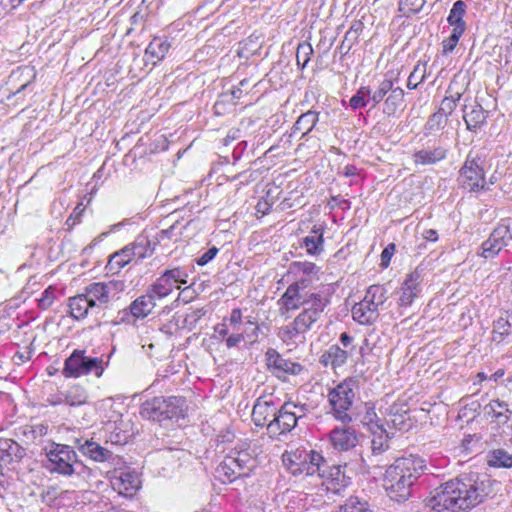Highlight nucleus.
I'll use <instances>...</instances> for the list:
<instances>
[{"label": "nucleus", "mask_w": 512, "mask_h": 512, "mask_svg": "<svg viewBox=\"0 0 512 512\" xmlns=\"http://www.w3.org/2000/svg\"><path fill=\"white\" fill-rule=\"evenodd\" d=\"M244 340V335L242 333H238V331H233L226 338V346L227 348H233L238 346Z\"/></svg>", "instance_id": "obj_64"}, {"label": "nucleus", "mask_w": 512, "mask_h": 512, "mask_svg": "<svg viewBox=\"0 0 512 512\" xmlns=\"http://www.w3.org/2000/svg\"><path fill=\"white\" fill-rule=\"evenodd\" d=\"M291 269L294 273H302L303 275L310 276L316 275L319 268L312 262H294L291 264Z\"/></svg>", "instance_id": "obj_55"}, {"label": "nucleus", "mask_w": 512, "mask_h": 512, "mask_svg": "<svg viewBox=\"0 0 512 512\" xmlns=\"http://www.w3.org/2000/svg\"><path fill=\"white\" fill-rule=\"evenodd\" d=\"M186 408V399L182 396L155 397L142 404L140 414L146 419L161 422L184 418Z\"/></svg>", "instance_id": "obj_3"}, {"label": "nucleus", "mask_w": 512, "mask_h": 512, "mask_svg": "<svg viewBox=\"0 0 512 512\" xmlns=\"http://www.w3.org/2000/svg\"><path fill=\"white\" fill-rule=\"evenodd\" d=\"M403 102L404 90L400 87L393 88L384 101L383 113L394 116L397 111L402 109Z\"/></svg>", "instance_id": "obj_35"}, {"label": "nucleus", "mask_w": 512, "mask_h": 512, "mask_svg": "<svg viewBox=\"0 0 512 512\" xmlns=\"http://www.w3.org/2000/svg\"><path fill=\"white\" fill-rule=\"evenodd\" d=\"M224 321L228 322L231 326L232 331H239L242 325V310L240 308H234L228 318H224Z\"/></svg>", "instance_id": "obj_58"}, {"label": "nucleus", "mask_w": 512, "mask_h": 512, "mask_svg": "<svg viewBox=\"0 0 512 512\" xmlns=\"http://www.w3.org/2000/svg\"><path fill=\"white\" fill-rule=\"evenodd\" d=\"M309 279L300 278L295 283L288 286L280 301L286 310H295L300 306H313V297L321 296L318 293H310L307 288Z\"/></svg>", "instance_id": "obj_9"}, {"label": "nucleus", "mask_w": 512, "mask_h": 512, "mask_svg": "<svg viewBox=\"0 0 512 512\" xmlns=\"http://www.w3.org/2000/svg\"><path fill=\"white\" fill-rule=\"evenodd\" d=\"M54 302V291L52 287H48L38 300V305L42 309H48Z\"/></svg>", "instance_id": "obj_60"}, {"label": "nucleus", "mask_w": 512, "mask_h": 512, "mask_svg": "<svg viewBox=\"0 0 512 512\" xmlns=\"http://www.w3.org/2000/svg\"><path fill=\"white\" fill-rule=\"evenodd\" d=\"M313 299V306L305 308L294 319L296 330H300L302 334L312 329L329 302L322 296H314Z\"/></svg>", "instance_id": "obj_12"}, {"label": "nucleus", "mask_w": 512, "mask_h": 512, "mask_svg": "<svg viewBox=\"0 0 512 512\" xmlns=\"http://www.w3.org/2000/svg\"><path fill=\"white\" fill-rule=\"evenodd\" d=\"M283 420L280 418V412L277 408L275 416L271 418V421L268 424L267 427V434L270 438L278 439L281 435H286L289 433V429L285 424L282 423Z\"/></svg>", "instance_id": "obj_43"}, {"label": "nucleus", "mask_w": 512, "mask_h": 512, "mask_svg": "<svg viewBox=\"0 0 512 512\" xmlns=\"http://www.w3.org/2000/svg\"><path fill=\"white\" fill-rule=\"evenodd\" d=\"M487 115L488 112L477 102L464 105L463 119L467 129L470 131H476L478 128L482 127L486 122Z\"/></svg>", "instance_id": "obj_19"}, {"label": "nucleus", "mask_w": 512, "mask_h": 512, "mask_svg": "<svg viewBox=\"0 0 512 512\" xmlns=\"http://www.w3.org/2000/svg\"><path fill=\"white\" fill-rule=\"evenodd\" d=\"M455 82H451L447 89L448 95L442 100L439 112L443 114V116L448 117L452 114V112L457 107L458 101L461 99L462 92L454 91Z\"/></svg>", "instance_id": "obj_37"}, {"label": "nucleus", "mask_w": 512, "mask_h": 512, "mask_svg": "<svg viewBox=\"0 0 512 512\" xmlns=\"http://www.w3.org/2000/svg\"><path fill=\"white\" fill-rule=\"evenodd\" d=\"M307 457V451L296 449L295 451L285 452L282 455V461L285 467L293 474L297 475L302 461Z\"/></svg>", "instance_id": "obj_38"}, {"label": "nucleus", "mask_w": 512, "mask_h": 512, "mask_svg": "<svg viewBox=\"0 0 512 512\" xmlns=\"http://www.w3.org/2000/svg\"><path fill=\"white\" fill-rule=\"evenodd\" d=\"M483 483L465 477L450 480L435 489L428 506L435 512H463L482 502Z\"/></svg>", "instance_id": "obj_1"}, {"label": "nucleus", "mask_w": 512, "mask_h": 512, "mask_svg": "<svg viewBox=\"0 0 512 512\" xmlns=\"http://www.w3.org/2000/svg\"><path fill=\"white\" fill-rule=\"evenodd\" d=\"M300 330H296L295 322L283 326L278 331V337L287 345H290L295 342L296 337L301 335Z\"/></svg>", "instance_id": "obj_51"}, {"label": "nucleus", "mask_w": 512, "mask_h": 512, "mask_svg": "<svg viewBox=\"0 0 512 512\" xmlns=\"http://www.w3.org/2000/svg\"><path fill=\"white\" fill-rule=\"evenodd\" d=\"M134 260L130 248L125 246L120 251L115 252L109 258L106 270L112 274H117L122 268Z\"/></svg>", "instance_id": "obj_31"}, {"label": "nucleus", "mask_w": 512, "mask_h": 512, "mask_svg": "<svg viewBox=\"0 0 512 512\" xmlns=\"http://www.w3.org/2000/svg\"><path fill=\"white\" fill-rule=\"evenodd\" d=\"M458 181L464 189L471 192L488 189L479 158L472 157L471 153L468 154L459 171Z\"/></svg>", "instance_id": "obj_8"}, {"label": "nucleus", "mask_w": 512, "mask_h": 512, "mask_svg": "<svg viewBox=\"0 0 512 512\" xmlns=\"http://www.w3.org/2000/svg\"><path fill=\"white\" fill-rule=\"evenodd\" d=\"M355 347L349 350L342 349L338 345L330 346L320 357V362L325 366L340 367L344 365L349 356L353 354Z\"/></svg>", "instance_id": "obj_21"}, {"label": "nucleus", "mask_w": 512, "mask_h": 512, "mask_svg": "<svg viewBox=\"0 0 512 512\" xmlns=\"http://www.w3.org/2000/svg\"><path fill=\"white\" fill-rule=\"evenodd\" d=\"M277 406L273 400L258 398L252 410V421L258 427H268L271 418L275 416Z\"/></svg>", "instance_id": "obj_16"}, {"label": "nucleus", "mask_w": 512, "mask_h": 512, "mask_svg": "<svg viewBox=\"0 0 512 512\" xmlns=\"http://www.w3.org/2000/svg\"><path fill=\"white\" fill-rule=\"evenodd\" d=\"M312 54L313 48L309 42L304 41L299 43L296 51L297 64L303 69L310 61Z\"/></svg>", "instance_id": "obj_50"}, {"label": "nucleus", "mask_w": 512, "mask_h": 512, "mask_svg": "<svg viewBox=\"0 0 512 512\" xmlns=\"http://www.w3.org/2000/svg\"><path fill=\"white\" fill-rule=\"evenodd\" d=\"M446 157V150L442 147L433 149H421L413 154L416 165H433Z\"/></svg>", "instance_id": "obj_30"}, {"label": "nucleus", "mask_w": 512, "mask_h": 512, "mask_svg": "<svg viewBox=\"0 0 512 512\" xmlns=\"http://www.w3.org/2000/svg\"><path fill=\"white\" fill-rule=\"evenodd\" d=\"M279 409L280 418L283 420V424L287 426L289 431L295 428L297 422L306 416L308 411L306 404H297L292 401H287L281 405Z\"/></svg>", "instance_id": "obj_18"}, {"label": "nucleus", "mask_w": 512, "mask_h": 512, "mask_svg": "<svg viewBox=\"0 0 512 512\" xmlns=\"http://www.w3.org/2000/svg\"><path fill=\"white\" fill-rule=\"evenodd\" d=\"M206 314V310L204 308H199L191 311L186 314L183 320V327L192 330L196 327L198 321Z\"/></svg>", "instance_id": "obj_56"}, {"label": "nucleus", "mask_w": 512, "mask_h": 512, "mask_svg": "<svg viewBox=\"0 0 512 512\" xmlns=\"http://www.w3.org/2000/svg\"><path fill=\"white\" fill-rule=\"evenodd\" d=\"M373 437L371 440V449L373 456H377L389 448V435L384 427L377 432H371Z\"/></svg>", "instance_id": "obj_42"}, {"label": "nucleus", "mask_w": 512, "mask_h": 512, "mask_svg": "<svg viewBox=\"0 0 512 512\" xmlns=\"http://www.w3.org/2000/svg\"><path fill=\"white\" fill-rule=\"evenodd\" d=\"M426 75V63L418 62L413 71L410 73L407 81V87L409 89H415L417 86L422 83L425 79Z\"/></svg>", "instance_id": "obj_47"}, {"label": "nucleus", "mask_w": 512, "mask_h": 512, "mask_svg": "<svg viewBox=\"0 0 512 512\" xmlns=\"http://www.w3.org/2000/svg\"><path fill=\"white\" fill-rule=\"evenodd\" d=\"M484 414L499 424H505L511 418L512 411L506 401L493 399L484 406Z\"/></svg>", "instance_id": "obj_20"}, {"label": "nucleus", "mask_w": 512, "mask_h": 512, "mask_svg": "<svg viewBox=\"0 0 512 512\" xmlns=\"http://www.w3.org/2000/svg\"><path fill=\"white\" fill-rule=\"evenodd\" d=\"M156 300L147 291L145 295L136 298L129 306L130 313L135 318H145L156 306Z\"/></svg>", "instance_id": "obj_29"}, {"label": "nucleus", "mask_w": 512, "mask_h": 512, "mask_svg": "<svg viewBox=\"0 0 512 512\" xmlns=\"http://www.w3.org/2000/svg\"><path fill=\"white\" fill-rule=\"evenodd\" d=\"M324 465L325 459L320 453L313 450L307 451V457H305L304 461H302L299 472H297V475H322V472H324L322 467Z\"/></svg>", "instance_id": "obj_24"}, {"label": "nucleus", "mask_w": 512, "mask_h": 512, "mask_svg": "<svg viewBox=\"0 0 512 512\" xmlns=\"http://www.w3.org/2000/svg\"><path fill=\"white\" fill-rule=\"evenodd\" d=\"M422 270L416 268L413 272H411L406 280L403 283L401 289V296L399 298V305L401 307L410 306L414 299L418 297L421 288L420 284L422 282Z\"/></svg>", "instance_id": "obj_15"}, {"label": "nucleus", "mask_w": 512, "mask_h": 512, "mask_svg": "<svg viewBox=\"0 0 512 512\" xmlns=\"http://www.w3.org/2000/svg\"><path fill=\"white\" fill-rule=\"evenodd\" d=\"M318 122V113L312 110H309L305 113H302L297 121L295 122L291 136L296 135L298 132L301 133V136L307 135L317 124Z\"/></svg>", "instance_id": "obj_33"}, {"label": "nucleus", "mask_w": 512, "mask_h": 512, "mask_svg": "<svg viewBox=\"0 0 512 512\" xmlns=\"http://www.w3.org/2000/svg\"><path fill=\"white\" fill-rule=\"evenodd\" d=\"M395 252V244L391 243L387 245L381 253V265L383 267H388L391 257Z\"/></svg>", "instance_id": "obj_62"}, {"label": "nucleus", "mask_w": 512, "mask_h": 512, "mask_svg": "<svg viewBox=\"0 0 512 512\" xmlns=\"http://www.w3.org/2000/svg\"><path fill=\"white\" fill-rule=\"evenodd\" d=\"M371 89L368 86H362L357 93L351 97L349 104L353 110L365 107L370 100Z\"/></svg>", "instance_id": "obj_46"}, {"label": "nucleus", "mask_w": 512, "mask_h": 512, "mask_svg": "<svg viewBox=\"0 0 512 512\" xmlns=\"http://www.w3.org/2000/svg\"><path fill=\"white\" fill-rule=\"evenodd\" d=\"M330 440L333 447L339 451H348L357 444V435L351 427L334 428L330 432Z\"/></svg>", "instance_id": "obj_17"}, {"label": "nucleus", "mask_w": 512, "mask_h": 512, "mask_svg": "<svg viewBox=\"0 0 512 512\" xmlns=\"http://www.w3.org/2000/svg\"><path fill=\"white\" fill-rule=\"evenodd\" d=\"M24 455V449L14 440L0 438V461L10 463L20 460Z\"/></svg>", "instance_id": "obj_28"}, {"label": "nucleus", "mask_w": 512, "mask_h": 512, "mask_svg": "<svg viewBox=\"0 0 512 512\" xmlns=\"http://www.w3.org/2000/svg\"><path fill=\"white\" fill-rule=\"evenodd\" d=\"M170 44L161 38H154L146 48V55L155 61H159L165 57L169 51Z\"/></svg>", "instance_id": "obj_41"}, {"label": "nucleus", "mask_w": 512, "mask_h": 512, "mask_svg": "<svg viewBox=\"0 0 512 512\" xmlns=\"http://www.w3.org/2000/svg\"><path fill=\"white\" fill-rule=\"evenodd\" d=\"M425 468L424 460L415 455L401 457L391 464L385 473L384 487L392 500H406L411 487Z\"/></svg>", "instance_id": "obj_2"}, {"label": "nucleus", "mask_w": 512, "mask_h": 512, "mask_svg": "<svg viewBox=\"0 0 512 512\" xmlns=\"http://www.w3.org/2000/svg\"><path fill=\"white\" fill-rule=\"evenodd\" d=\"M466 12V4L462 0L456 1L450 10L447 21L449 24L465 23L463 16Z\"/></svg>", "instance_id": "obj_52"}, {"label": "nucleus", "mask_w": 512, "mask_h": 512, "mask_svg": "<svg viewBox=\"0 0 512 512\" xmlns=\"http://www.w3.org/2000/svg\"><path fill=\"white\" fill-rule=\"evenodd\" d=\"M255 466L256 460L247 449L235 447L216 468V476L223 483L233 482L240 477L248 476Z\"/></svg>", "instance_id": "obj_4"}, {"label": "nucleus", "mask_w": 512, "mask_h": 512, "mask_svg": "<svg viewBox=\"0 0 512 512\" xmlns=\"http://www.w3.org/2000/svg\"><path fill=\"white\" fill-rule=\"evenodd\" d=\"M128 247L134 259H143L151 256L154 250L149 239L145 236H138Z\"/></svg>", "instance_id": "obj_39"}, {"label": "nucleus", "mask_w": 512, "mask_h": 512, "mask_svg": "<svg viewBox=\"0 0 512 512\" xmlns=\"http://www.w3.org/2000/svg\"><path fill=\"white\" fill-rule=\"evenodd\" d=\"M103 361L98 357L85 356L84 350H75L65 361L62 374L69 377H80L93 373L96 377H100L103 373Z\"/></svg>", "instance_id": "obj_6"}, {"label": "nucleus", "mask_w": 512, "mask_h": 512, "mask_svg": "<svg viewBox=\"0 0 512 512\" xmlns=\"http://www.w3.org/2000/svg\"><path fill=\"white\" fill-rule=\"evenodd\" d=\"M336 512H372L366 502L350 497Z\"/></svg>", "instance_id": "obj_48"}, {"label": "nucleus", "mask_w": 512, "mask_h": 512, "mask_svg": "<svg viewBox=\"0 0 512 512\" xmlns=\"http://www.w3.org/2000/svg\"><path fill=\"white\" fill-rule=\"evenodd\" d=\"M46 455L51 463L49 469L63 475H72L77 472L78 466H82L76 452L68 445L54 444Z\"/></svg>", "instance_id": "obj_7"}, {"label": "nucleus", "mask_w": 512, "mask_h": 512, "mask_svg": "<svg viewBox=\"0 0 512 512\" xmlns=\"http://www.w3.org/2000/svg\"><path fill=\"white\" fill-rule=\"evenodd\" d=\"M78 447L83 454L97 462L107 461L112 456V452L110 450L93 441L86 440L83 444H79Z\"/></svg>", "instance_id": "obj_32"}, {"label": "nucleus", "mask_w": 512, "mask_h": 512, "mask_svg": "<svg viewBox=\"0 0 512 512\" xmlns=\"http://www.w3.org/2000/svg\"><path fill=\"white\" fill-rule=\"evenodd\" d=\"M490 466L494 467H512V455L503 449L494 450L488 460Z\"/></svg>", "instance_id": "obj_45"}, {"label": "nucleus", "mask_w": 512, "mask_h": 512, "mask_svg": "<svg viewBox=\"0 0 512 512\" xmlns=\"http://www.w3.org/2000/svg\"><path fill=\"white\" fill-rule=\"evenodd\" d=\"M37 71L34 66L24 65L14 69L8 77L7 87L11 95L26 90L34 82Z\"/></svg>", "instance_id": "obj_13"}, {"label": "nucleus", "mask_w": 512, "mask_h": 512, "mask_svg": "<svg viewBox=\"0 0 512 512\" xmlns=\"http://www.w3.org/2000/svg\"><path fill=\"white\" fill-rule=\"evenodd\" d=\"M66 405L73 408L83 406L88 402V393L80 385H73L65 390Z\"/></svg>", "instance_id": "obj_36"}, {"label": "nucleus", "mask_w": 512, "mask_h": 512, "mask_svg": "<svg viewBox=\"0 0 512 512\" xmlns=\"http://www.w3.org/2000/svg\"><path fill=\"white\" fill-rule=\"evenodd\" d=\"M352 317L363 325L373 324L379 317V312L372 308L364 299L352 307Z\"/></svg>", "instance_id": "obj_25"}, {"label": "nucleus", "mask_w": 512, "mask_h": 512, "mask_svg": "<svg viewBox=\"0 0 512 512\" xmlns=\"http://www.w3.org/2000/svg\"><path fill=\"white\" fill-rule=\"evenodd\" d=\"M446 123L447 117L437 111L429 117L425 127L431 133L443 129Z\"/></svg>", "instance_id": "obj_54"}, {"label": "nucleus", "mask_w": 512, "mask_h": 512, "mask_svg": "<svg viewBox=\"0 0 512 512\" xmlns=\"http://www.w3.org/2000/svg\"><path fill=\"white\" fill-rule=\"evenodd\" d=\"M350 484V478L340 470V467H334L331 477L326 481V489L336 495H342L347 486Z\"/></svg>", "instance_id": "obj_34"}, {"label": "nucleus", "mask_w": 512, "mask_h": 512, "mask_svg": "<svg viewBox=\"0 0 512 512\" xmlns=\"http://www.w3.org/2000/svg\"><path fill=\"white\" fill-rule=\"evenodd\" d=\"M409 408L406 402H394L386 411V423L400 431H407L411 427Z\"/></svg>", "instance_id": "obj_14"}, {"label": "nucleus", "mask_w": 512, "mask_h": 512, "mask_svg": "<svg viewBox=\"0 0 512 512\" xmlns=\"http://www.w3.org/2000/svg\"><path fill=\"white\" fill-rule=\"evenodd\" d=\"M511 324L505 318L500 317L493 325V340L501 342L504 336L510 333Z\"/></svg>", "instance_id": "obj_53"}, {"label": "nucleus", "mask_w": 512, "mask_h": 512, "mask_svg": "<svg viewBox=\"0 0 512 512\" xmlns=\"http://www.w3.org/2000/svg\"><path fill=\"white\" fill-rule=\"evenodd\" d=\"M363 423L370 432H377L380 428L384 427L382 423H379V419L374 411H367L363 418Z\"/></svg>", "instance_id": "obj_57"}, {"label": "nucleus", "mask_w": 512, "mask_h": 512, "mask_svg": "<svg viewBox=\"0 0 512 512\" xmlns=\"http://www.w3.org/2000/svg\"><path fill=\"white\" fill-rule=\"evenodd\" d=\"M218 251L219 250L217 247H212V248L208 249L205 253H203L200 257H198L196 259V263L199 266L206 265L207 263H209L211 260L214 259V257L217 255Z\"/></svg>", "instance_id": "obj_61"}, {"label": "nucleus", "mask_w": 512, "mask_h": 512, "mask_svg": "<svg viewBox=\"0 0 512 512\" xmlns=\"http://www.w3.org/2000/svg\"><path fill=\"white\" fill-rule=\"evenodd\" d=\"M187 273L181 268L168 269L157 278V280L148 288V292L156 299H163L167 297L174 288L179 289V284L187 283Z\"/></svg>", "instance_id": "obj_10"}, {"label": "nucleus", "mask_w": 512, "mask_h": 512, "mask_svg": "<svg viewBox=\"0 0 512 512\" xmlns=\"http://www.w3.org/2000/svg\"><path fill=\"white\" fill-rule=\"evenodd\" d=\"M386 290L380 285H372L368 288L365 297V301L378 311V308L385 303L387 300Z\"/></svg>", "instance_id": "obj_40"}, {"label": "nucleus", "mask_w": 512, "mask_h": 512, "mask_svg": "<svg viewBox=\"0 0 512 512\" xmlns=\"http://www.w3.org/2000/svg\"><path fill=\"white\" fill-rule=\"evenodd\" d=\"M265 357L268 370L278 378H284L288 374L297 375L303 369L301 364L284 359L273 348H269L266 351Z\"/></svg>", "instance_id": "obj_11"}, {"label": "nucleus", "mask_w": 512, "mask_h": 512, "mask_svg": "<svg viewBox=\"0 0 512 512\" xmlns=\"http://www.w3.org/2000/svg\"><path fill=\"white\" fill-rule=\"evenodd\" d=\"M84 293L90 300L94 309L106 306L111 300V295L104 286V282H96L88 285Z\"/></svg>", "instance_id": "obj_23"}, {"label": "nucleus", "mask_w": 512, "mask_h": 512, "mask_svg": "<svg viewBox=\"0 0 512 512\" xmlns=\"http://www.w3.org/2000/svg\"><path fill=\"white\" fill-rule=\"evenodd\" d=\"M392 89L393 82L391 80L385 79L380 82L378 88L370 95V100L373 102L372 107H376Z\"/></svg>", "instance_id": "obj_49"}, {"label": "nucleus", "mask_w": 512, "mask_h": 512, "mask_svg": "<svg viewBox=\"0 0 512 512\" xmlns=\"http://www.w3.org/2000/svg\"><path fill=\"white\" fill-rule=\"evenodd\" d=\"M426 0H399L398 3V11L404 17H410L419 13L424 5Z\"/></svg>", "instance_id": "obj_44"}, {"label": "nucleus", "mask_w": 512, "mask_h": 512, "mask_svg": "<svg viewBox=\"0 0 512 512\" xmlns=\"http://www.w3.org/2000/svg\"><path fill=\"white\" fill-rule=\"evenodd\" d=\"M324 228L322 225H314L311 235L303 239L302 245L309 255H319L324 249Z\"/></svg>", "instance_id": "obj_27"}, {"label": "nucleus", "mask_w": 512, "mask_h": 512, "mask_svg": "<svg viewBox=\"0 0 512 512\" xmlns=\"http://www.w3.org/2000/svg\"><path fill=\"white\" fill-rule=\"evenodd\" d=\"M141 481L135 472H121L113 483L119 493L124 496H132L139 488Z\"/></svg>", "instance_id": "obj_22"}, {"label": "nucleus", "mask_w": 512, "mask_h": 512, "mask_svg": "<svg viewBox=\"0 0 512 512\" xmlns=\"http://www.w3.org/2000/svg\"><path fill=\"white\" fill-rule=\"evenodd\" d=\"M109 295H111V299L115 298L120 292L125 289V283L121 280H111L109 282L104 283Z\"/></svg>", "instance_id": "obj_59"}, {"label": "nucleus", "mask_w": 512, "mask_h": 512, "mask_svg": "<svg viewBox=\"0 0 512 512\" xmlns=\"http://www.w3.org/2000/svg\"><path fill=\"white\" fill-rule=\"evenodd\" d=\"M68 306L70 315L76 320L84 319L89 311L95 310L85 293L69 298Z\"/></svg>", "instance_id": "obj_26"}, {"label": "nucleus", "mask_w": 512, "mask_h": 512, "mask_svg": "<svg viewBox=\"0 0 512 512\" xmlns=\"http://www.w3.org/2000/svg\"><path fill=\"white\" fill-rule=\"evenodd\" d=\"M47 402L52 406L66 405L65 391H56L48 396Z\"/></svg>", "instance_id": "obj_63"}, {"label": "nucleus", "mask_w": 512, "mask_h": 512, "mask_svg": "<svg viewBox=\"0 0 512 512\" xmlns=\"http://www.w3.org/2000/svg\"><path fill=\"white\" fill-rule=\"evenodd\" d=\"M354 382L344 381L333 388L328 394V401L331 406V413L337 420L348 423L352 420L348 411L354 402Z\"/></svg>", "instance_id": "obj_5"}]
</instances>
